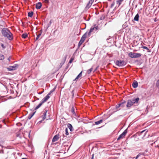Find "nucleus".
Masks as SVG:
<instances>
[{"mask_svg":"<svg viewBox=\"0 0 159 159\" xmlns=\"http://www.w3.org/2000/svg\"><path fill=\"white\" fill-rule=\"evenodd\" d=\"M102 17L100 18V20H102Z\"/></svg>","mask_w":159,"mask_h":159,"instance_id":"obj_56","label":"nucleus"},{"mask_svg":"<svg viewBox=\"0 0 159 159\" xmlns=\"http://www.w3.org/2000/svg\"><path fill=\"white\" fill-rule=\"evenodd\" d=\"M21 22H22V24H23V22L22 21H21Z\"/></svg>","mask_w":159,"mask_h":159,"instance_id":"obj_63","label":"nucleus"},{"mask_svg":"<svg viewBox=\"0 0 159 159\" xmlns=\"http://www.w3.org/2000/svg\"><path fill=\"white\" fill-rule=\"evenodd\" d=\"M17 136H18V134L17 135Z\"/></svg>","mask_w":159,"mask_h":159,"instance_id":"obj_59","label":"nucleus"},{"mask_svg":"<svg viewBox=\"0 0 159 159\" xmlns=\"http://www.w3.org/2000/svg\"><path fill=\"white\" fill-rule=\"evenodd\" d=\"M43 92H42L41 93H39V94H41Z\"/></svg>","mask_w":159,"mask_h":159,"instance_id":"obj_55","label":"nucleus"},{"mask_svg":"<svg viewBox=\"0 0 159 159\" xmlns=\"http://www.w3.org/2000/svg\"><path fill=\"white\" fill-rule=\"evenodd\" d=\"M147 132V131H146V130H144L142 131L141 132H139L137 133V134L139 135H141L142 134L144 133V134L143 136H144L146 134Z\"/></svg>","mask_w":159,"mask_h":159,"instance_id":"obj_11","label":"nucleus"},{"mask_svg":"<svg viewBox=\"0 0 159 159\" xmlns=\"http://www.w3.org/2000/svg\"><path fill=\"white\" fill-rule=\"evenodd\" d=\"M51 93H50V92L47 95V96H50V95H51Z\"/></svg>","mask_w":159,"mask_h":159,"instance_id":"obj_46","label":"nucleus"},{"mask_svg":"<svg viewBox=\"0 0 159 159\" xmlns=\"http://www.w3.org/2000/svg\"><path fill=\"white\" fill-rule=\"evenodd\" d=\"M43 104V103L41 102L35 108V110H36L39 108Z\"/></svg>","mask_w":159,"mask_h":159,"instance_id":"obj_27","label":"nucleus"},{"mask_svg":"<svg viewBox=\"0 0 159 159\" xmlns=\"http://www.w3.org/2000/svg\"><path fill=\"white\" fill-rule=\"evenodd\" d=\"M20 148H21V147H22V148H24V149L25 148H24V146H23V145H22V144H20Z\"/></svg>","mask_w":159,"mask_h":159,"instance_id":"obj_47","label":"nucleus"},{"mask_svg":"<svg viewBox=\"0 0 159 159\" xmlns=\"http://www.w3.org/2000/svg\"><path fill=\"white\" fill-rule=\"evenodd\" d=\"M43 1L44 2L46 3H49V1L48 0H43Z\"/></svg>","mask_w":159,"mask_h":159,"instance_id":"obj_40","label":"nucleus"},{"mask_svg":"<svg viewBox=\"0 0 159 159\" xmlns=\"http://www.w3.org/2000/svg\"><path fill=\"white\" fill-rule=\"evenodd\" d=\"M74 60V58H73V57H71L69 61V63H71Z\"/></svg>","mask_w":159,"mask_h":159,"instance_id":"obj_37","label":"nucleus"},{"mask_svg":"<svg viewBox=\"0 0 159 159\" xmlns=\"http://www.w3.org/2000/svg\"><path fill=\"white\" fill-rule=\"evenodd\" d=\"M35 98H36L37 99V100H39V98H37L36 97H35Z\"/></svg>","mask_w":159,"mask_h":159,"instance_id":"obj_53","label":"nucleus"},{"mask_svg":"<svg viewBox=\"0 0 159 159\" xmlns=\"http://www.w3.org/2000/svg\"><path fill=\"white\" fill-rule=\"evenodd\" d=\"M139 100V98L128 100L127 102L126 107L129 109H130V107L133 105L137 104Z\"/></svg>","mask_w":159,"mask_h":159,"instance_id":"obj_1","label":"nucleus"},{"mask_svg":"<svg viewBox=\"0 0 159 159\" xmlns=\"http://www.w3.org/2000/svg\"><path fill=\"white\" fill-rule=\"evenodd\" d=\"M133 87L134 88H137L138 86V83L136 81H134L132 84Z\"/></svg>","mask_w":159,"mask_h":159,"instance_id":"obj_13","label":"nucleus"},{"mask_svg":"<svg viewBox=\"0 0 159 159\" xmlns=\"http://www.w3.org/2000/svg\"><path fill=\"white\" fill-rule=\"evenodd\" d=\"M42 6V4L41 2H39L36 4V7L37 9H40Z\"/></svg>","mask_w":159,"mask_h":159,"instance_id":"obj_14","label":"nucleus"},{"mask_svg":"<svg viewBox=\"0 0 159 159\" xmlns=\"http://www.w3.org/2000/svg\"><path fill=\"white\" fill-rule=\"evenodd\" d=\"M82 71H81L80 74L77 75L76 77L74 80L77 81L82 76Z\"/></svg>","mask_w":159,"mask_h":159,"instance_id":"obj_16","label":"nucleus"},{"mask_svg":"<svg viewBox=\"0 0 159 159\" xmlns=\"http://www.w3.org/2000/svg\"><path fill=\"white\" fill-rule=\"evenodd\" d=\"M126 103V101L124 100L123 102L119 104V105H120V107L122 108H123L125 106V104Z\"/></svg>","mask_w":159,"mask_h":159,"instance_id":"obj_22","label":"nucleus"},{"mask_svg":"<svg viewBox=\"0 0 159 159\" xmlns=\"http://www.w3.org/2000/svg\"><path fill=\"white\" fill-rule=\"evenodd\" d=\"M93 157H94V154H93L92 155V157L91 158V159H93Z\"/></svg>","mask_w":159,"mask_h":159,"instance_id":"obj_48","label":"nucleus"},{"mask_svg":"<svg viewBox=\"0 0 159 159\" xmlns=\"http://www.w3.org/2000/svg\"><path fill=\"white\" fill-rule=\"evenodd\" d=\"M157 20V18H155L154 20V21L156 22Z\"/></svg>","mask_w":159,"mask_h":159,"instance_id":"obj_49","label":"nucleus"},{"mask_svg":"<svg viewBox=\"0 0 159 159\" xmlns=\"http://www.w3.org/2000/svg\"><path fill=\"white\" fill-rule=\"evenodd\" d=\"M41 33L39 34L38 35H37V37L35 39V41L39 39L40 36H41Z\"/></svg>","mask_w":159,"mask_h":159,"instance_id":"obj_33","label":"nucleus"},{"mask_svg":"<svg viewBox=\"0 0 159 159\" xmlns=\"http://www.w3.org/2000/svg\"><path fill=\"white\" fill-rule=\"evenodd\" d=\"M115 4V2L113 1L111 5V8H112L114 6Z\"/></svg>","mask_w":159,"mask_h":159,"instance_id":"obj_39","label":"nucleus"},{"mask_svg":"<svg viewBox=\"0 0 159 159\" xmlns=\"http://www.w3.org/2000/svg\"><path fill=\"white\" fill-rule=\"evenodd\" d=\"M50 98V96H46L41 101V102L43 103H44L46 102L47 100Z\"/></svg>","mask_w":159,"mask_h":159,"instance_id":"obj_12","label":"nucleus"},{"mask_svg":"<svg viewBox=\"0 0 159 159\" xmlns=\"http://www.w3.org/2000/svg\"><path fill=\"white\" fill-rule=\"evenodd\" d=\"M148 150L146 149V150H145L144 152H143L145 153V154H146V153L148 152Z\"/></svg>","mask_w":159,"mask_h":159,"instance_id":"obj_45","label":"nucleus"},{"mask_svg":"<svg viewBox=\"0 0 159 159\" xmlns=\"http://www.w3.org/2000/svg\"><path fill=\"white\" fill-rule=\"evenodd\" d=\"M123 1L124 0H116V3L118 5V6H119L121 5Z\"/></svg>","mask_w":159,"mask_h":159,"instance_id":"obj_21","label":"nucleus"},{"mask_svg":"<svg viewBox=\"0 0 159 159\" xmlns=\"http://www.w3.org/2000/svg\"><path fill=\"white\" fill-rule=\"evenodd\" d=\"M139 14L138 13L135 16L134 20L136 21H138L139 20Z\"/></svg>","mask_w":159,"mask_h":159,"instance_id":"obj_17","label":"nucleus"},{"mask_svg":"<svg viewBox=\"0 0 159 159\" xmlns=\"http://www.w3.org/2000/svg\"><path fill=\"white\" fill-rule=\"evenodd\" d=\"M83 42L80 40L78 46L79 47L80 46Z\"/></svg>","mask_w":159,"mask_h":159,"instance_id":"obj_34","label":"nucleus"},{"mask_svg":"<svg viewBox=\"0 0 159 159\" xmlns=\"http://www.w3.org/2000/svg\"><path fill=\"white\" fill-rule=\"evenodd\" d=\"M109 38H107V41L108 42H109Z\"/></svg>","mask_w":159,"mask_h":159,"instance_id":"obj_50","label":"nucleus"},{"mask_svg":"<svg viewBox=\"0 0 159 159\" xmlns=\"http://www.w3.org/2000/svg\"><path fill=\"white\" fill-rule=\"evenodd\" d=\"M67 127L70 129V131L72 132L74 130V129L73 127L72 126L71 124L68 123L67 124Z\"/></svg>","mask_w":159,"mask_h":159,"instance_id":"obj_15","label":"nucleus"},{"mask_svg":"<svg viewBox=\"0 0 159 159\" xmlns=\"http://www.w3.org/2000/svg\"><path fill=\"white\" fill-rule=\"evenodd\" d=\"M51 23H52V22H51V20H50L49 22V24H48V27H49Z\"/></svg>","mask_w":159,"mask_h":159,"instance_id":"obj_44","label":"nucleus"},{"mask_svg":"<svg viewBox=\"0 0 159 159\" xmlns=\"http://www.w3.org/2000/svg\"><path fill=\"white\" fill-rule=\"evenodd\" d=\"M21 32H23V31H21Z\"/></svg>","mask_w":159,"mask_h":159,"instance_id":"obj_61","label":"nucleus"},{"mask_svg":"<svg viewBox=\"0 0 159 159\" xmlns=\"http://www.w3.org/2000/svg\"><path fill=\"white\" fill-rule=\"evenodd\" d=\"M71 93L72 95V98H73L74 97V90H72V91L71 92Z\"/></svg>","mask_w":159,"mask_h":159,"instance_id":"obj_41","label":"nucleus"},{"mask_svg":"<svg viewBox=\"0 0 159 159\" xmlns=\"http://www.w3.org/2000/svg\"><path fill=\"white\" fill-rule=\"evenodd\" d=\"M134 58H138L141 56V54L140 53H134Z\"/></svg>","mask_w":159,"mask_h":159,"instance_id":"obj_19","label":"nucleus"},{"mask_svg":"<svg viewBox=\"0 0 159 159\" xmlns=\"http://www.w3.org/2000/svg\"><path fill=\"white\" fill-rule=\"evenodd\" d=\"M20 126H21V124L20 123Z\"/></svg>","mask_w":159,"mask_h":159,"instance_id":"obj_62","label":"nucleus"},{"mask_svg":"<svg viewBox=\"0 0 159 159\" xmlns=\"http://www.w3.org/2000/svg\"><path fill=\"white\" fill-rule=\"evenodd\" d=\"M140 157V155H139V154H138L137 156L136 157H135V159H138V158L139 157Z\"/></svg>","mask_w":159,"mask_h":159,"instance_id":"obj_43","label":"nucleus"},{"mask_svg":"<svg viewBox=\"0 0 159 159\" xmlns=\"http://www.w3.org/2000/svg\"><path fill=\"white\" fill-rule=\"evenodd\" d=\"M71 112L75 116H76V113L75 111V107L73 105H72Z\"/></svg>","mask_w":159,"mask_h":159,"instance_id":"obj_18","label":"nucleus"},{"mask_svg":"<svg viewBox=\"0 0 159 159\" xmlns=\"http://www.w3.org/2000/svg\"><path fill=\"white\" fill-rule=\"evenodd\" d=\"M2 46L3 47V44H2Z\"/></svg>","mask_w":159,"mask_h":159,"instance_id":"obj_54","label":"nucleus"},{"mask_svg":"<svg viewBox=\"0 0 159 159\" xmlns=\"http://www.w3.org/2000/svg\"><path fill=\"white\" fill-rule=\"evenodd\" d=\"M134 53L132 52H129L128 54L129 56L132 58H134Z\"/></svg>","mask_w":159,"mask_h":159,"instance_id":"obj_20","label":"nucleus"},{"mask_svg":"<svg viewBox=\"0 0 159 159\" xmlns=\"http://www.w3.org/2000/svg\"><path fill=\"white\" fill-rule=\"evenodd\" d=\"M33 11H30L28 13V16L30 17H32L33 15Z\"/></svg>","mask_w":159,"mask_h":159,"instance_id":"obj_26","label":"nucleus"},{"mask_svg":"<svg viewBox=\"0 0 159 159\" xmlns=\"http://www.w3.org/2000/svg\"><path fill=\"white\" fill-rule=\"evenodd\" d=\"M65 131L66 132L65 134L66 135H68L69 134L68 132V129L67 128H66L65 129Z\"/></svg>","mask_w":159,"mask_h":159,"instance_id":"obj_35","label":"nucleus"},{"mask_svg":"<svg viewBox=\"0 0 159 159\" xmlns=\"http://www.w3.org/2000/svg\"><path fill=\"white\" fill-rule=\"evenodd\" d=\"M59 136H60V138H61V135H60V134H58L55 135L52 139V142H54L56 141H57L58 139L59 138Z\"/></svg>","mask_w":159,"mask_h":159,"instance_id":"obj_7","label":"nucleus"},{"mask_svg":"<svg viewBox=\"0 0 159 159\" xmlns=\"http://www.w3.org/2000/svg\"><path fill=\"white\" fill-rule=\"evenodd\" d=\"M99 29V27L98 26H96V25H95L94 26H92L90 28L89 30H88V35L89 37L91 34V33L94 31H96L97 30Z\"/></svg>","mask_w":159,"mask_h":159,"instance_id":"obj_3","label":"nucleus"},{"mask_svg":"<svg viewBox=\"0 0 159 159\" xmlns=\"http://www.w3.org/2000/svg\"><path fill=\"white\" fill-rule=\"evenodd\" d=\"M157 147H158V148H159V145H157Z\"/></svg>","mask_w":159,"mask_h":159,"instance_id":"obj_57","label":"nucleus"},{"mask_svg":"<svg viewBox=\"0 0 159 159\" xmlns=\"http://www.w3.org/2000/svg\"><path fill=\"white\" fill-rule=\"evenodd\" d=\"M127 133V129L125 130L124 132L120 134L119 136V137L117 138V140H120V139H122L125 137V136L126 134Z\"/></svg>","mask_w":159,"mask_h":159,"instance_id":"obj_5","label":"nucleus"},{"mask_svg":"<svg viewBox=\"0 0 159 159\" xmlns=\"http://www.w3.org/2000/svg\"><path fill=\"white\" fill-rule=\"evenodd\" d=\"M18 66V65H16L14 66H10L8 68H7L8 70L9 71L14 70L17 68Z\"/></svg>","mask_w":159,"mask_h":159,"instance_id":"obj_8","label":"nucleus"},{"mask_svg":"<svg viewBox=\"0 0 159 159\" xmlns=\"http://www.w3.org/2000/svg\"><path fill=\"white\" fill-rule=\"evenodd\" d=\"M120 107V105L119 104H117L116 106V111H116L119 110H120V109H119L118 108Z\"/></svg>","mask_w":159,"mask_h":159,"instance_id":"obj_28","label":"nucleus"},{"mask_svg":"<svg viewBox=\"0 0 159 159\" xmlns=\"http://www.w3.org/2000/svg\"><path fill=\"white\" fill-rule=\"evenodd\" d=\"M21 37L23 39H25L28 37V34L27 33H25L21 35Z\"/></svg>","mask_w":159,"mask_h":159,"instance_id":"obj_24","label":"nucleus"},{"mask_svg":"<svg viewBox=\"0 0 159 159\" xmlns=\"http://www.w3.org/2000/svg\"><path fill=\"white\" fill-rule=\"evenodd\" d=\"M48 111L45 109L43 112L42 115L41 116V117L42 118V120L41 121V122L46 118V114Z\"/></svg>","mask_w":159,"mask_h":159,"instance_id":"obj_6","label":"nucleus"},{"mask_svg":"<svg viewBox=\"0 0 159 159\" xmlns=\"http://www.w3.org/2000/svg\"><path fill=\"white\" fill-rule=\"evenodd\" d=\"M103 122V119H101L100 120L96 121L95 122V124L96 125H98L102 123Z\"/></svg>","mask_w":159,"mask_h":159,"instance_id":"obj_25","label":"nucleus"},{"mask_svg":"<svg viewBox=\"0 0 159 159\" xmlns=\"http://www.w3.org/2000/svg\"><path fill=\"white\" fill-rule=\"evenodd\" d=\"M139 154L140 156H145L146 155H148L147 154H145V153L144 152H140L139 153Z\"/></svg>","mask_w":159,"mask_h":159,"instance_id":"obj_32","label":"nucleus"},{"mask_svg":"<svg viewBox=\"0 0 159 159\" xmlns=\"http://www.w3.org/2000/svg\"><path fill=\"white\" fill-rule=\"evenodd\" d=\"M27 147H30V148H31L32 147V146L31 145H28Z\"/></svg>","mask_w":159,"mask_h":159,"instance_id":"obj_52","label":"nucleus"},{"mask_svg":"<svg viewBox=\"0 0 159 159\" xmlns=\"http://www.w3.org/2000/svg\"><path fill=\"white\" fill-rule=\"evenodd\" d=\"M92 70H93L92 68H91L89 69L88 70H87V73H88V74L90 73L92 71Z\"/></svg>","mask_w":159,"mask_h":159,"instance_id":"obj_31","label":"nucleus"},{"mask_svg":"<svg viewBox=\"0 0 159 159\" xmlns=\"http://www.w3.org/2000/svg\"><path fill=\"white\" fill-rule=\"evenodd\" d=\"M116 65L120 67L123 66L125 65L126 63L124 60H116L115 61Z\"/></svg>","mask_w":159,"mask_h":159,"instance_id":"obj_4","label":"nucleus"},{"mask_svg":"<svg viewBox=\"0 0 159 159\" xmlns=\"http://www.w3.org/2000/svg\"><path fill=\"white\" fill-rule=\"evenodd\" d=\"M19 123H17L16 125H18Z\"/></svg>","mask_w":159,"mask_h":159,"instance_id":"obj_60","label":"nucleus"},{"mask_svg":"<svg viewBox=\"0 0 159 159\" xmlns=\"http://www.w3.org/2000/svg\"><path fill=\"white\" fill-rule=\"evenodd\" d=\"M140 157V155H139V154H138L137 156L136 157H135V159H138V158L139 157Z\"/></svg>","mask_w":159,"mask_h":159,"instance_id":"obj_42","label":"nucleus"},{"mask_svg":"<svg viewBox=\"0 0 159 159\" xmlns=\"http://www.w3.org/2000/svg\"><path fill=\"white\" fill-rule=\"evenodd\" d=\"M94 0H89L88 3L86 7V8H89L92 5L93 2H94Z\"/></svg>","mask_w":159,"mask_h":159,"instance_id":"obj_9","label":"nucleus"},{"mask_svg":"<svg viewBox=\"0 0 159 159\" xmlns=\"http://www.w3.org/2000/svg\"><path fill=\"white\" fill-rule=\"evenodd\" d=\"M21 155H22V153H20V156H21Z\"/></svg>","mask_w":159,"mask_h":159,"instance_id":"obj_58","label":"nucleus"},{"mask_svg":"<svg viewBox=\"0 0 159 159\" xmlns=\"http://www.w3.org/2000/svg\"><path fill=\"white\" fill-rule=\"evenodd\" d=\"M142 48H143V49H146L148 50V52H151V50L149 49H148V48L147 47H146V46H142L141 47Z\"/></svg>","mask_w":159,"mask_h":159,"instance_id":"obj_29","label":"nucleus"},{"mask_svg":"<svg viewBox=\"0 0 159 159\" xmlns=\"http://www.w3.org/2000/svg\"><path fill=\"white\" fill-rule=\"evenodd\" d=\"M88 31H87L84 34H83V35L82 37L80 40L82 41V42H84L85 41L86 38L87 37V35H88Z\"/></svg>","mask_w":159,"mask_h":159,"instance_id":"obj_10","label":"nucleus"},{"mask_svg":"<svg viewBox=\"0 0 159 159\" xmlns=\"http://www.w3.org/2000/svg\"><path fill=\"white\" fill-rule=\"evenodd\" d=\"M2 33L4 37H7L9 40L13 39L12 34L6 28H3L2 30Z\"/></svg>","mask_w":159,"mask_h":159,"instance_id":"obj_2","label":"nucleus"},{"mask_svg":"<svg viewBox=\"0 0 159 159\" xmlns=\"http://www.w3.org/2000/svg\"><path fill=\"white\" fill-rule=\"evenodd\" d=\"M62 136L63 138H64L65 137H66V136H65L64 134H62Z\"/></svg>","mask_w":159,"mask_h":159,"instance_id":"obj_51","label":"nucleus"},{"mask_svg":"<svg viewBox=\"0 0 159 159\" xmlns=\"http://www.w3.org/2000/svg\"><path fill=\"white\" fill-rule=\"evenodd\" d=\"M156 85L157 87L159 88V79L157 81Z\"/></svg>","mask_w":159,"mask_h":159,"instance_id":"obj_36","label":"nucleus"},{"mask_svg":"<svg viewBox=\"0 0 159 159\" xmlns=\"http://www.w3.org/2000/svg\"><path fill=\"white\" fill-rule=\"evenodd\" d=\"M4 57L3 55L0 54V60H3L4 59Z\"/></svg>","mask_w":159,"mask_h":159,"instance_id":"obj_30","label":"nucleus"},{"mask_svg":"<svg viewBox=\"0 0 159 159\" xmlns=\"http://www.w3.org/2000/svg\"><path fill=\"white\" fill-rule=\"evenodd\" d=\"M35 112H36L35 111L33 113H30L28 116V119H30L34 115L35 113Z\"/></svg>","mask_w":159,"mask_h":159,"instance_id":"obj_23","label":"nucleus"},{"mask_svg":"<svg viewBox=\"0 0 159 159\" xmlns=\"http://www.w3.org/2000/svg\"><path fill=\"white\" fill-rule=\"evenodd\" d=\"M56 87H54L50 91V93H52L54 92L56 89Z\"/></svg>","mask_w":159,"mask_h":159,"instance_id":"obj_38","label":"nucleus"}]
</instances>
